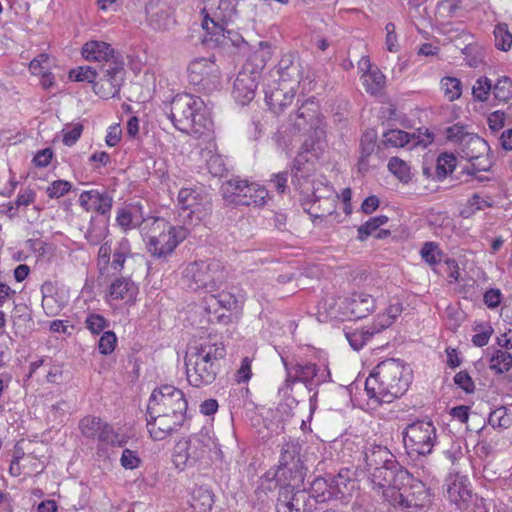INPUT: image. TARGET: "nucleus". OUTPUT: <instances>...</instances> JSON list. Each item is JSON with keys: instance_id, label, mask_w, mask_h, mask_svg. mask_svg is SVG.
Masks as SVG:
<instances>
[{"instance_id": "1", "label": "nucleus", "mask_w": 512, "mask_h": 512, "mask_svg": "<svg viewBox=\"0 0 512 512\" xmlns=\"http://www.w3.org/2000/svg\"><path fill=\"white\" fill-rule=\"evenodd\" d=\"M489 146L466 127L455 124L450 127V180L468 183L477 172L488 171L492 161L488 157Z\"/></svg>"}, {"instance_id": "2", "label": "nucleus", "mask_w": 512, "mask_h": 512, "mask_svg": "<svg viewBox=\"0 0 512 512\" xmlns=\"http://www.w3.org/2000/svg\"><path fill=\"white\" fill-rule=\"evenodd\" d=\"M187 400L182 390L162 385L153 390L147 405V429L155 441L177 432L186 420Z\"/></svg>"}, {"instance_id": "3", "label": "nucleus", "mask_w": 512, "mask_h": 512, "mask_svg": "<svg viewBox=\"0 0 512 512\" xmlns=\"http://www.w3.org/2000/svg\"><path fill=\"white\" fill-rule=\"evenodd\" d=\"M226 348L216 336L200 338L185 354L188 383L193 387L212 384L222 369Z\"/></svg>"}, {"instance_id": "4", "label": "nucleus", "mask_w": 512, "mask_h": 512, "mask_svg": "<svg viewBox=\"0 0 512 512\" xmlns=\"http://www.w3.org/2000/svg\"><path fill=\"white\" fill-rule=\"evenodd\" d=\"M87 61H96L101 72L99 82L95 83V94L103 99L119 95L125 81L126 69L122 55L115 51L109 43L98 40L86 42L81 50Z\"/></svg>"}, {"instance_id": "5", "label": "nucleus", "mask_w": 512, "mask_h": 512, "mask_svg": "<svg viewBox=\"0 0 512 512\" xmlns=\"http://www.w3.org/2000/svg\"><path fill=\"white\" fill-rule=\"evenodd\" d=\"M411 382V370L400 360L386 359L380 362L365 381L369 398L379 403H390L402 396Z\"/></svg>"}, {"instance_id": "6", "label": "nucleus", "mask_w": 512, "mask_h": 512, "mask_svg": "<svg viewBox=\"0 0 512 512\" xmlns=\"http://www.w3.org/2000/svg\"><path fill=\"white\" fill-rule=\"evenodd\" d=\"M326 126L315 97L305 99L295 114L289 116V133L293 136L307 135L303 143L304 149L315 154L326 147Z\"/></svg>"}, {"instance_id": "7", "label": "nucleus", "mask_w": 512, "mask_h": 512, "mask_svg": "<svg viewBox=\"0 0 512 512\" xmlns=\"http://www.w3.org/2000/svg\"><path fill=\"white\" fill-rule=\"evenodd\" d=\"M169 118L182 132L203 134L213 122L204 101L192 94H177L171 101Z\"/></svg>"}, {"instance_id": "8", "label": "nucleus", "mask_w": 512, "mask_h": 512, "mask_svg": "<svg viewBox=\"0 0 512 512\" xmlns=\"http://www.w3.org/2000/svg\"><path fill=\"white\" fill-rule=\"evenodd\" d=\"M382 495L391 505L410 511H417L430 502L425 484L415 479L405 468L382 490Z\"/></svg>"}, {"instance_id": "9", "label": "nucleus", "mask_w": 512, "mask_h": 512, "mask_svg": "<svg viewBox=\"0 0 512 512\" xmlns=\"http://www.w3.org/2000/svg\"><path fill=\"white\" fill-rule=\"evenodd\" d=\"M143 234L147 251L159 260H166L190 233L187 226H173L163 218H154Z\"/></svg>"}, {"instance_id": "10", "label": "nucleus", "mask_w": 512, "mask_h": 512, "mask_svg": "<svg viewBox=\"0 0 512 512\" xmlns=\"http://www.w3.org/2000/svg\"><path fill=\"white\" fill-rule=\"evenodd\" d=\"M362 461L373 488L381 491L391 484L400 470L404 469L387 447L376 444L365 445Z\"/></svg>"}, {"instance_id": "11", "label": "nucleus", "mask_w": 512, "mask_h": 512, "mask_svg": "<svg viewBox=\"0 0 512 512\" xmlns=\"http://www.w3.org/2000/svg\"><path fill=\"white\" fill-rule=\"evenodd\" d=\"M281 359L286 371L285 381L279 388V394L283 397H290L292 386L297 382L304 383L308 390L312 391L313 386H318L330 379V371L327 367H319L311 362L292 363L284 357Z\"/></svg>"}, {"instance_id": "12", "label": "nucleus", "mask_w": 512, "mask_h": 512, "mask_svg": "<svg viewBox=\"0 0 512 512\" xmlns=\"http://www.w3.org/2000/svg\"><path fill=\"white\" fill-rule=\"evenodd\" d=\"M214 442L207 432L200 431L176 442L172 461L176 468L183 470L206 460Z\"/></svg>"}, {"instance_id": "13", "label": "nucleus", "mask_w": 512, "mask_h": 512, "mask_svg": "<svg viewBox=\"0 0 512 512\" xmlns=\"http://www.w3.org/2000/svg\"><path fill=\"white\" fill-rule=\"evenodd\" d=\"M185 284L193 289L216 291L226 280L224 267L217 260H199L189 263L183 271Z\"/></svg>"}, {"instance_id": "14", "label": "nucleus", "mask_w": 512, "mask_h": 512, "mask_svg": "<svg viewBox=\"0 0 512 512\" xmlns=\"http://www.w3.org/2000/svg\"><path fill=\"white\" fill-rule=\"evenodd\" d=\"M179 219L183 226L190 228L209 216L212 203L208 194L201 188H182L178 192Z\"/></svg>"}, {"instance_id": "15", "label": "nucleus", "mask_w": 512, "mask_h": 512, "mask_svg": "<svg viewBox=\"0 0 512 512\" xmlns=\"http://www.w3.org/2000/svg\"><path fill=\"white\" fill-rule=\"evenodd\" d=\"M436 439V429L431 421L418 420L403 431L404 447L409 455L431 453Z\"/></svg>"}, {"instance_id": "16", "label": "nucleus", "mask_w": 512, "mask_h": 512, "mask_svg": "<svg viewBox=\"0 0 512 512\" xmlns=\"http://www.w3.org/2000/svg\"><path fill=\"white\" fill-rule=\"evenodd\" d=\"M187 71L189 83L199 91L210 93L221 86L220 68L211 59L196 58L190 62Z\"/></svg>"}, {"instance_id": "17", "label": "nucleus", "mask_w": 512, "mask_h": 512, "mask_svg": "<svg viewBox=\"0 0 512 512\" xmlns=\"http://www.w3.org/2000/svg\"><path fill=\"white\" fill-rule=\"evenodd\" d=\"M315 501L305 488H280L276 504V512H313Z\"/></svg>"}, {"instance_id": "18", "label": "nucleus", "mask_w": 512, "mask_h": 512, "mask_svg": "<svg viewBox=\"0 0 512 512\" xmlns=\"http://www.w3.org/2000/svg\"><path fill=\"white\" fill-rule=\"evenodd\" d=\"M205 311L208 314V321L211 323L228 324L231 321V316L226 314L225 311H231L237 306L236 297L228 292L221 291L218 294H210L205 297Z\"/></svg>"}, {"instance_id": "19", "label": "nucleus", "mask_w": 512, "mask_h": 512, "mask_svg": "<svg viewBox=\"0 0 512 512\" xmlns=\"http://www.w3.org/2000/svg\"><path fill=\"white\" fill-rule=\"evenodd\" d=\"M259 78L260 71L258 68L246 63L234 81L232 94L235 100L242 105L252 101L255 97Z\"/></svg>"}, {"instance_id": "20", "label": "nucleus", "mask_w": 512, "mask_h": 512, "mask_svg": "<svg viewBox=\"0 0 512 512\" xmlns=\"http://www.w3.org/2000/svg\"><path fill=\"white\" fill-rule=\"evenodd\" d=\"M375 308V299L364 292H354L345 297L339 310L342 316L348 319H360L369 315Z\"/></svg>"}, {"instance_id": "21", "label": "nucleus", "mask_w": 512, "mask_h": 512, "mask_svg": "<svg viewBox=\"0 0 512 512\" xmlns=\"http://www.w3.org/2000/svg\"><path fill=\"white\" fill-rule=\"evenodd\" d=\"M450 501L463 512H475L479 499L472 494L467 476L460 475L458 472L454 475L450 485Z\"/></svg>"}, {"instance_id": "22", "label": "nucleus", "mask_w": 512, "mask_h": 512, "mask_svg": "<svg viewBox=\"0 0 512 512\" xmlns=\"http://www.w3.org/2000/svg\"><path fill=\"white\" fill-rule=\"evenodd\" d=\"M286 84L282 83V87L268 84L265 88V101L275 114L283 112L294 99L293 86L288 87Z\"/></svg>"}, {"instance_id": "23", "label": "nucleus", "mask_w": 512, "mask_h": 512, "mask_svg": "<svg viewBox=\"0 0 512 512\" xmlns=\"http://www.w3.org/2000/svg\"><path fill=\"white\" fill-rule=\"evenodd\" d=\"M79 203L86 211L105 216L111 211L113 198L106 191L89 190L80 194Z\"/></svg>"}, {"instance_id": "24", "label": "nucleus", "mask_w": 512, "mask_h": 512, "mask_svg": "<svg viewBox=\"0 0 512 512\" xmlns=\"http://www.w3.org/2000/svg\"><path fill=\"white\" fill-rule=\"evenodd\" d=\"M432 140L430 133H425L422 137L421 135L416 136L415 133H408L399 129H392L383 134V144L393 147H404L410 143L414 146L421 145L426 147Z\"/></svg>"}, {"instance_id": "25", "label": "nucleus", "mask_w": 512, "mask_h": 512, "mask_svg": "<svg viewBox=\"0 0 512 512\" xmlns=\"http://www.w3.org/2000/svg\"><path fill=\"white\" fill-rule=\"evenodd\" d=\"M306 468L303 464L278 466L274 478L280 488L299 489L304 482Z\"/></svg>"}, {"instance_id": "26", "label": "nucleus", "mask_w": 512, "mask_h": 512, "mask_svg": "<svg viewBox=\"0 0 512 512\" xmlns=\"http://www.w3.org/2000/svg\"><path fill=\"white\" fill-rule=\"evenodd\" d=\"M138 294L137 285L126 277L116 278L109 287V296L113 300L132 302Z\"/></svg>"}, {"instance_id": "27", "label": "nucleus", "mask_w": 512, "mask_h": 512, "mask_svg": "<svg viewBox=\"0 0 512 512\" xmlns=\"http://www.w3.org/2000/svg\"><path fill=\"white\" fill-rule=\"evenodd\" d=\"M276 73L279 76V80L283 82V84L287 82H299V64L295 61L293 54H286L282 56L277 65Z\"/></svg>"}, {"instance_id": "28", "label": "nucleus", "mask_w": 512, "mask_h": 512, "mask_svg": "<svg viewBox=\"0 0 512 512\" xmlns=\"http://www.w3.org/2000/svg\"><path fill=\"white\" fill-rule=\"evenodd\" d=\"M268 197V191L264 186L257 183H248L243 192L242 198L236 200V205L262 206Z\"/></svg>"}, {"instance_id": "29", "label": "nucleus", "mask_w": 512, "mask_h": 512, "mask_svg": "<svg viewBox=\"0 0 512 512\" xmlns=\"http://www.w3.org/2000/svg\"><path fill=\"white\" fill-rule=\"evenodd\" d=\"M377 134L374 130L363 133L360 141L359 171H367L368 158L373 154L376 146Z\"/></svg>"}, {"instance_id": "30", "label": "nucleus", "mask_w": 512, "mask_h": 512, "mask_svg": "<svg viewBox=\"0 0 512 512\" xmlns=\"http://www.w3.org/2000/svg\"><path fill=\"white\" fill-rule=\"evenodd\" d=\"M108 219L92 218L85 234L86 240L92 245H99L109 233Z\"/></svg>"}, {"instance_id": "31", "label": "nucleus", "mask_w": 512, "mask_h": 512, "mask_svg": "<svg viewBox=\"0 0 512 512\" xmlns=\"http://www.w3.org/2000/svg\"><path fill=\"white\" fill-rule=\"evenodd\" d=\"M213 503V494L208 488L201 486L193 490L190 505L195 512H209Z\"/></svg>"}, {"instance_id": "32", "label": "nucleus", "mask_w": 512, "mask_h": 512, "mask_svg": "<svg viewBox=\"0 0 512 512\" xmlns=\"http://www.w3.org/2000/svg\"><path fill=\"white\" fill-rule=\"evenodd\" d=\"M131 244L126 237H122L112 250L111 267L118 272L124 268L127 258L132 257Z\"/></svg>"}, {"instance_id": "33", "label": "nucleus", "mask_w": 512, "mask_h": 512, "mask_svg": "<svg viewBox=\"0 0 512 512\" xmlns=\"http://www.w3.org/2000/svg\"><path fill=\"white\" fill-rule=\"evenodd\" d=\"M116 222L124 232L132 230L136 227H139L143 232L148 228L150 223V221L146 220L140 222L139 218L127 208H122L117 211Z\"/></svg>"}, {"instance_id": "34", "label": "nucleus", "mask_w": 512, "mask_h": 512, "mask_svg": "<svg viewBox=\"0 0 512 512\" xmlns=\"http://www.w3.org/2000/svg\"><path fill=\"white\" fill-rule=\"evenodd\" d=\"M308 493L315 501V505L320 502H325L334 495L330 485V479L323 477H317L312 481Z\"/></svg>"}, {"instance_id": "35", "label": "nucleus", "mask_w": 512, "mask_h": 512, "mask_svg": "<svg viewBox=\"0 0 512 512\" xmlns=\"http://www.w3.org/2000/svg\"><path fill=\"white\" fill-rule=\"evenodd\" d=\"M376 333H379V331L376 330V326L373 323L371 327L346 330L345 336L354 350H360Z\"/></svg>"}, {"instance_id": "36", "label": "nucleus", "mask_w": 512, "mask_h": 512, "mask_svg": "<svg viewBox=\"0 0 512 512\" xmlns=\"http://www.w3.org/2000/svg\"><path fill=\"white\" fill-rule=\"evenodd\" d=\"M301 446L296 440H289L282 444L279 466L303 464L299 455Z\"/></svg>"}, {"instance_id": "37", "label": "nucleus", "mask_w": 512, "mask_h": 512, "mask_svg": "<svg viewBox=\"0 0 512 512\" xmlns=\"http://www.w3.org/2000/svg\"><path fill=\"white\" fill-rule=\"evenodd\" d=\"M101 72L99 67L79 66L69 71V79L76 82H87L92 84L95 92V83L99 82Z\"/></svg>"}, {"instance_id": "38", "label": "nucleus", "mask_w": 512, "mask_h": 512, "mask_svg": "<svg viewBox=\"0 0 512 512\" xmlns=\"http://www.w3.org/2000/svg\"><path fill=\"white\" fill-rule=\"evenodd\" d=\"M248 181L240 178H232L222 185L223 197L226 201L236 204V200L242 198Z\"/></svg>"}, {"instance_id": "39", "label": "nucleus", "mask_w": 512, "mask_h": 512, "mask_svg": "<svg viewBox=\"0 0 512 512\" xmlns=\"http://www.w3.org/2000/svg\"><path fill=\"white\" fill-rule=\"evenodd\" d=\"M403 307L400 302L390 304L384 313H380L374 320L376 330L381 332L393 324L396 318L402 313Z\"/></svg>"}, {"instance_id": "40", "label": "nucleus", "mask_w": 512, "mask_h": 512, "mask_svg": "<svg viewBox=\"0 0 512 512\" xmlns=\"http://www.w3.org/2000/svg\"><path fill=\"white\" fill-rule=\"evenodd\" d=\"M362 79L366 91L371 95L379 94L384 87L385 75L378 69L365 73Z\"/></svg>"}, {"instance_id": "41", "label": "nucleus", "mask_w": 512, "mask_h": 512, "mask_svg": "<svg viewBox=\"0 0 512 512\" xmlns=\"http://www.w3.org/2000/svg\"><path fill=\"white\" fill-rule=\"evenodd\" d=\"M492 93L494 98L503 103L512 99V79L507 76H501L493 84Z\"/></svg>"}, {"instance_id": "42", "label": "nucleus", "mask_w": 512, "mask_h": 512, "mask_svg": "<svg viewBox=\"0 0 512 512\" xmlns=\"http://www.w3.org/2000/svg\"><path fill=\"white\" fill-rule=\"evenodd\" d=\"M149 15L150 25L156 30H167L172 23V20L165 9H158L154 11V7L150 4L147 8Z\"/></svg>"}, {"instance_id": "43", "label": "nucleus", "mask_w": 512, "mask_h": 512, "mask_svg": "<svg viewBox=\"0 0 512 512\" xmlns=\"http://www.w3.org/2000/svg\"><path fill=\"white\" fill-rule=\"evenodd\" d=\"M202 27L204 30H206L207 34L211 36V41H214L217 44L223 43L226 32L224 26L215 21V19L210 18L207 13L204 15Z\"/></svg>"}, {"instance_id": "44", "label": "nucleus", "mask_w": 512, "mask_h": 512, "mask_svg": "<svg viewBox=\"0 0 512 512\" xmlns=\"http://www.w3.org/2000/svg\"><path fill=\"white\" fill-rule=\"evenodd\" d=\"M330 479V485L332 487L334 495H341L344 497L349 491V486L353 487V483L350 478L349 470H341L336 476Z\"/></svg>"}, {"instance_id": "45", "label": "nucleus", "mask_w": 512, "mask_h": 512, "mask_svg": "<svg viewBox=\"0 0 512 512\" xmlns=\"http://www.w3.org/2000/svg\"><path fill=\"white\" fill-rule=\"evenodd\" d=\"M103 422L99 417L86 416L80 420L79 429L84 437L97 439Z\"/></svg>"}, {"instance_id": "46", "label": "nucleus", "mask_w": 512, "mask_h": 512, "mask_svg": "<svg viewBox=\"0 0 512 512\" xmlns=\"http://www.w3.org/2000/svg\"><path fill=\"white\" fill-rule=\"evenodd\" d=\"M389 171L401 182L408 183L411 180L409 165L398 157L390 158L388 165Z\"/></svg>"}, {"instance_id": "47", "label": "nucleus", "mask_w": 512, "mask_h": 512, "mask_svg": "<svg viewBox=\"0 0 512 512\" xmlns=\"http://www.w3.org/2000/svg\"><path fill=\"white\" fill-rule=\"evenodd\" d=\"M97 440L106 445L119 447H122L125 443L124 439L106 422H103Z\"/></svg>"}, {"instance_id": "48", "label": "nucleus", "mask_w": 512, "mask_h": 512, "mask_svg": "<svg viewBox=\"0 0 512 512\" xmlns=\"http://www.w3.org/2000/svg\"><path fill=\"white\" fill-rule=\"evenodd\" d=\"M488 422L493 428L507 429L512 425V416L505 407H499L490 413Z\"/></svg>"}, {"instance_id": "49", "label": "nucleus", "mask_w": 512, "mask_h": 512, "mask_svg": "<svg viewBox=\"0 0 512 512\" xmlns=\"http://www.w3.org/2000/svg\"><path fill=\"white\" fill-rule=\"evenodd\" d=\"M490 368L497 373L508 372L512 368V355L498 350L490 359Z\"/></svg>"}, {"instance_id": "50", "label": "nucleus", "mask_w": 512, "mask_h": 512, "mask_svg": "<svg viewBox=\"0 0 512 512\" xmlns=\"http://www.w3.org/2000/svg\"><path fill=\"white\" fill-rule=\"evenodd\" d=\"M453 42L456 49L467 55L466 61L470 67L476 68L482 63V52L479 47L472 45V43H467L464 47H461L457 40H453Z\"/></svg>"}, {"instance_id": "51", "label": "nucleus", "mask_w": 512, "mask_h": 512, "mask_svg": "<svg viewBox=\"0 0 512 512\" xmlns=\"http://www.w3.org/2000/svg\"><path fill=\"white\" fill-rule=\"evenodd\" d=\"M388 222V217L385 215H379L366 221L364 224L358 227V239L364 241L380 226L385 225Z\"/></svg>"}, {"instance_id": "52", "label": "nucleus", "mask_w": 512, "mask_h": 512, "mask_svg": "<svg viewBox=\"0 0 512 512\" xmlns=\"http://www.w3.org/2000/svg\"><path fill=\"white\" fill-rule=\"evenodd\" d=\"M493 84L487 77H480L472 87V95L476 101L484 102L492 92Z\"/></svg>"}, {"instance_id": "53", "label": "nucleus", "mask_w": 512, "mask_h": 512, "mask_svg": "<svg viewBox=\"0 0 512 512\" xmlns=\"http://www.w3.org/2000/svg\"><path fill=\"white\" fill-rule=\"evenodd\" d=\"M495 46L502 50L508 51L512 46V34L509 32L506 24H498L494 29Z\"/></svg>"}, {"instance_id": "54", "label": "nucleus", "mask_w": 512, "mask_h": 512, "mask_svg": "<svg viewBox=\"0 0 512 512\" xmlns=\"http://www.w3.org/2000/svg\"><path fill=\"white\" fill-rule=\"evenodd\" d=\"M421 257L429 265H436L441 261V253L438 246L433 242H426L420 251Z\"/></svg>"}, {"instance_id": "55", "label": "nucleus", "mask_w": 512, "mask_h": 512, "mask_svg": "<svg viewBox=\"0 0 512 512\" xmlns=\"http://www.w3.org/2000/svg\"><path fill=\"white\" fill-rule=\"evenodd\" d=\"M117 342V337L114 332L106 331L103 333L101 338L99 339L98 349L99 352L103 355H108L112 353L115 349V345Z\"/></svg>"}, {"instance_id": "56", "label": "nucleus", "mask_w": 512, "mask_h": 512, "mask_svg": "<svg viewBox=\"0 0 512 512\" xmlns=\"http://www.w3.org/2000/svg\"><path fill=\"white\" fill-rule=\"evenodd\" d=\"M85 325L91 333L99 334L108 326V322L99 314H90L85 320Z\"/></svg>"}, {"instance_id": "57", "label": "nucleus", "mask_w": 512, "mask_h": 512, "mask_svg": "<svg viewBox=\"0 0 512 512\" xmlns=\"http://www.w3.org/2000/svg\"><path fill=\"white\" fill-rule=\"evenodd\" d=\"M70 189V182L65 180H56L48 186L46 193L50 198H59L68 193Z\"/></svg>"}, {"instance_id": "58", "label": "nucleus", "mask_w": 512, "mask_h": 512, "mask_svg": "<svg viewBox=\"0 0 512 512\" xmlns=\"http://www.w3.org/2000/svg\"><path fill=\"white\" fill-rule=\"evenodd\" d=\"M506 113L501 110L494 111L487 116V124L493 133L499 132L505 125Z\"/></svg>"}, {"instance_id": "59", "label": "nucleus", "mask_w": 512, "mask_h": 512, "mask_svg": "<svg viewBox=\"0 0 512 512\" xmlns=\"http://www.w3.org/2000/svg\"><path fill=\"white\" fill-rule=\"evenodd\" d=\"M207 168L208 171L216 177H220L226 171V165L222 158V156L218 154H213L207 160Z\"/></svg>"}, {"instance_id": "60", "label": "nucleus", "mask_w": 512, "mask_h": 512, "mask_svg": "<svg viewBox=\"0 0 512 512\" xmlns=\"http://www.w3.org/2000/svg\"><path fill=\"white\" fill-rule=\"evenodd\" d=\"M454 383L466 393H472L475 390V384L467 371H460L454 376Z\"/></svg>"}, {"instance_id": "61", "label": "nucleus", "mask_w": 512, "mask_h": 512, "mask_svg": "<svg viewBox=\"0 0 512 512\" xmlns=\"http://www.w3.org/2000/svg\"><path fill=\"white\" fill-rule=\"evenodd\" d=\"M120 463L125 469H135L140 464V458L136 451L124 449L120 458Z\"/></svg>"}, {"instance_id": "62", "label": "nucleus", "mask_w": 512, "mask_h": 512, "mask_svg": "<svg viewBox=\"0 0 512 512\" xmlns=\"http://www.w3.org/2000/svg\"><path fill=\"white\" fill-rule=\"evenodd\" d=\"M83 126L80 123L74 124L71 129L63 130V143L66 146L74 145L80 138Z\"/></svg>"}, {"instance_id": "63", "label": "nucleus", "mask_w": 512, "mask_h": 512, "mask_svg": "<svg viewBox=\"0 0 512 512\" xmlns=\"http://www.w3.org/2000/svg\"><path fill=\"white\" fill-rule=\"evenodd\" d=\"M385 30H386L385 44H386L387 50L390 52H397L398 51V41H397L395 24L392 22L387 23L385 26Z\"/></svg>"}, {"instance_id": "64", "label": "nucleus", "mask_w": 512, "mask_h": 512, "mask_svg": "<svg viewBox=\"0 0 512 512\" xmlns=\"http://www.w3.org/2000/svg\"><path fill=\"white\" fill-rule=\"evenodd\" d=\"M493 333V329L489 325L482 326L480 330L473 335L472 342L477 347L485 346Z\"/></svg>"}]
</instances>
